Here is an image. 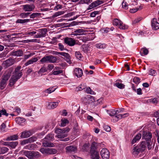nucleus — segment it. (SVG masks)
<instances>
[{"mask_svg":"<svg viewBox=\"0 0 159 159\" xmlns=\"http://www.w3.org/2000/svg\"><path fill=\"white\" fill-rule=\"evenodd\" d=\"M73 73L74 75L78 78L81 77L83 74L82 70L78 68H76L74 70Z\"/></svg>","mask_w":159,"mask_h":159,"instance_id":"obj_14","label":"nucleus"},{"mask_svg":"<svg viewBox=\"0 0 159 159\" xmlns=\"http://www.w3.org/2000/svg\"><path fill=\"white\" fill-rule=\"evenodd\" d=\"M32 134L30 131H25L21 133L20 137L22 138H27L29 137Z\"/></svg>","mask_w":159,"mask_h":159,"instance_id":"obj_18","label":"nucleus"},{"mask_svg":"<svg viewBox=\"0 0 159 159\" xmlns=\"http://www.w3.org/2000/svg\"><path fill=\"white\" fill-rule=\"evenodd\" d=\"M43 145L45 147H53L55 146L54 144L53 143L45 140L43 143Z\"/></svg>","mask_w":159,"mask_h":159,"instance_id":"obj_24","label":"nucleus"},{"mask_svg":"<svg viewBox=\"0 0 159 159\" xmlns=\"http://www.w3.org/2000/svg\"><path fill=\"white\" fill-rule=\"evenodd\" d=\"M29 143V142L27 139L22 141L21 143V144L24 145Z\"/></svg>","mask_w":159,"mask_h":159,"instance_id":"obj_61","label":"nucleus"},{"mask_svg":"<svg viewBox=\"0 0 159 159\" xmlns=\"http://www.w3.org/2000/svg\"><path fill=\"white\" fill-rule=\"evenodd\" d=\"M12 55L16 56H21L23 55V52L21 50H19L13 52Z\"/></svg>","mask_w":159,"mask_h":159,"instance_id":"obj_27","label":"nucleus"},{"mask_svg":"<svg viewBox=\"0 0 159 159\" xmlns=\"http://www.w3.org/2000/svg\"><path fill=\"white\" fill-rule=\"evenodd\" d=\"M47 32L46 29H43L41 30L40 32L39 33L40 37H45Z\"/></svg>","mask_w":159,"mask_h":159,"instance_id":"obj_28","label":"nucleus"},{"mask_svg":"<svg viewBox=\"0 0 159 159\" xmlns=\"http://www.w3.org/2000/svg\"><path fill=\"white\" fill-rule=\"evenodd\" d=\"M90 157L92 159H99L100 157L98 151H90Z\"/></svg>","mask_w":159,"mask_h":159,"instance_id":"obj_16","label":"nucleus"},{"mask_svg":"<svg viewBox=\"0 0 159 159\" xmlns=\"http://www.w3.org/2000/svg\"><path fill=\"white\" fill-rule=\"evenodd\" d=\"M152 135L151 133L149 131H143L142 134V139H145L149 150L152 148V142L151 141V138Z\"/></svg>","mask_w":159,"mask_h":159,"instance_id":"obj_2","label":"nucleus"},{"mask_svg":"<svg viewBox=\"0 0 159 159\" xmlns=\"http://www.w3.org/2000/svg\"><path fill=\"white\" fill-rule=\"evenodd\" d=\"M57 152V150L52 148H48V154H54Z\"/></svg>","mask_w":159,"mask_h":159,"instance_id":"obj_30","label":"nucleus"},{"mask_svg":"<svg viewBox=\"0 0 159 159\" xmlns=\"http://www.w3.org/2000/svg\"><path fill=\"white\" fill-rule=\"evenodd\" d=\"M23 154L29 159H34L39 156V152L35 151H26L23 152Z\"/></svg>","mask_w":159,"mask_h":159,"instance_id":"obj_4","label":"nucleus"},{"mask_svg":"<svg viewBox=\"0 0 159 159\" xmlns=\"http://www.w3.org/2000/svg\"><path fill=\"white\" fill-rule=\"evenodd\" d=\"M146 144V142L143 141L141 142V143L139 145H138L137 146L140 149L141 152H142L145 150Z\"/></svg>","mask_w":159,"mask_h":159,"instance_id":"obj_19","label":"nucleus"},{"mask_svg":"<svg viewBox=\"0 0 159 159\" xmlns=\"http://www.w3.org/2000/svg\"><path fill=\"white\" fill-rule=\"evenodd\" d=\"M103 128L104 130L107 132H109L111 130V127L108 125H104Z\"/></svg>","mask_w":159,"mask_h":159,"instance_id":"obj_58","label":"nucleus"},{"mask_svg":"<svg viewBox=\"0 0 159 159\" xmlns=\"http://www.w3.org/2000/svg\"><path fill=\"white\" fill-rule=\"evenodd\" d=\"M14 63V61L13 60L9 58L3 61L2 63V65L5 68H6L13 65Z\"/></svg>","mask_w":159,"mask_h":159,"instance_id":"obj_12","label":"nucleus"},{"mask_svg":"<svg viewBox=\"0 0 159 159\" xmlns=\"http://www.w3.org/2000/svg\"><path fill=\"white\" fill-rule=\"evenodd\" d=\"M62 73L63 71L62 70H53L52 71V74L54 75H58Z\"/></svg>","mask_w":159,"mask_h":159,"instance_id":"obj_54","label":"nucleus"},{"mask_svg":"<svg viewBox=\"0 0 159 159\" xmlns=\"http://www.w3.org/2000/svg\"><path fill=\"white\" fill-rule=\"evenodd\" d=\"M82 101L84 103L86 104L93 102L95 101V100L93 96L90 95H87L83 97L82 98Z\"/></svg>","mask_w":159,"mask_h":159,"instance_id":"obj_6","label":"nucleus"},{"mask_svg":"<svg viewBox=\"0 0 159 159\" xmlns=\"http://www.w3.org/2000/svg\"><path fill=\"white\" fill-rule=\"evenodd\" d=\"M61 125L62 126H66V124L68 123V121L67 119H64L61 120Z\"/></svg>","mask_w":159,"mask_h":159,"instance_id":"obj_48","label":"nucleus"},{"mask_svg":"<svg viewBox=\"0 0 159 159\" xmlns=\"http://www.w3.org/2000/svg\"><path fill=\"white\" fill-rule=\"evenodd\" d=\"M57 61L56 57L52 55L45 56L43 57L40 60V61L42 63H55Z\"/></svg>","mask_w":159,"mask_h":159,"instance_id":"obj_5","label":"nucleus"},{"mask_svg":"<svg viewBox=\"0 0 159 159\" xmlns=\"http://www.w3.org/2000/svg\"><path fill=\"white\" fill-rule=\"evenodd\" d=\"M64 14V12L63 11H60L57 12L55 13L54 15V17H57L59 15H62Z\"/></svg>","mask_w":159,"mask_h":159,"instance_id":"obj_63","label":"nucleus"},{"mask_svg":"<svg viewBox=\"0 0 159 159\" xmlns=\"http://www.w3.org/2000/svg\"><path fill=\"white\" fill-rule=\"evenodd\" d=\"M121 116L120 114L115 116L113 120H115V121H117L119 119H121Z\"/></svg>","mask_w":159,"mask_h":159,"instance_id":"obj_57","label":"nucleus"},{"mask_svg":"<svg viewBox=\"0 0 159 159\" xmlns=\"http://www.w3.org/2000/svg\"><path fill=\"white\" fill-rule=\"evenodd\" d=\"M141 20V18H139L137 19H135L134 20H133L132 21V24L133 25L139 22Z\"/></svg>","mask_w":159,"mask_h":159,"instance_id":"obj_62","label":"nucleus"},{"mask_svg":"<svg viewBox=\"0 0 159 159\" xmlns=\"http://www.w3.org/2000/svg\"><path fill=\"white\" fill-rule=\"evenodd\" d=\"M86 85L85 84H81L76 87V90L77 91H80L85 89Z\"/></svg>","mask_w":159,"mask_h":159,"instance_id":"obj_36","label":"nucleus"},{"mask_svg":"<svg viewBox=\"0 0 159 159\" xmlns=\"http://www.w3.org/2000/svg\"><path fill=\"white\" fill-rule=\"evenodd\" d=\"M122 6L125 9H128V4L125 1H123L122 3Z\"/></svg>","mask_w":159,"mask_h":159,"instance_id":"obj_59","label":"nucleus"},{"mask_svg":"<svg viewBox=\"0 0 159 159\" xmlns=\"http://www.w3.org/2000/svg\"><path fill=\"white\" fill-rule=\"evenodd\" d=\"M100 155L102 159H109L110 152L106 148H103L100 152Z\"/></svg>","mask_w":159,"mask_h":159,"instance_id":"obj_7","label":"nucleus"},{"mask_svg":"<svg viewBox=\"0 0 159 159\" xmlns=\"http://www.w3.org/2000/svg\"><path fill=\"white\" fill-rule=\"evenodd\" d=\"M143 52V54L144 55H147L148 53V51L146 48H142L141 49V52Z\"/></svg>","mask_w":159,"mask_h":159,"instance_id":"obj_51","label":"nucleus"},{"mask_svg":"<svg viewBox=\"0 0 159 159\" xmlns=\"http://www.w3.org/2000/svg\"><path fill=\"white\" fill-rule=\"evenodd\" d=\"M47 71V70L45 68V67L44 66H43L38 71V73L39 74V75H42L43 73L46 72Z\"/></svg>","mask_w":159,"mask_h":159,"instance_id":"obj_42","label":"nucleus"},{"mask_svg":"<svg viewBox=\"0 0 159 159\" xmlns=\"http://www.w3.org/2000/svg\"><path fill=\"white\" fill-rule=\"evenodd\" d=\"M84 30L82 29H78L74 31L73 35H80L84 34Z\"/></svg>","mask_w":159,"mask_h":159,"instance_id":"obj_21","label":"nucleus"},{"mask_svg":"<svg viewBox=\"0 0 159 159\" xmlns=\"http://www.w3.org/2000/svg\"><path fill=\"white\" fill-rule=\"evenodd\" d=\"M40 151L43 154H48V148H42L40 149Z\"/></svg>","mask_w":159,"mask_h":159,"instance_id":"obj_55","label":"nucleus"},{"mask_svg":"<svg viewBox=\"0 0 159 159\" xmlns=\"http://www.w3.org/2000/svg\"><path fill=\"white\" fill-rule=\"evenodd\" d=\"M36 145L35 144H29L25 146V148L29 150H33L36 147Z\"/></svg>","mask_w":159,"mask_h":159,"instance_id":"obj_29","label":"nucleus"},{"mask_svg":"<svg viewBox=\"0 0 159 159\" xmlns=\"http://www.w3.org/2000/svg\"><path fill=\"white\" fill-rule=\"evenodd\" d=\"M104 3V1L102 0H97L92 3L89 6L88 10H90L93 8Z\"/></svg>","mask_w":159,"mask_h":159,"instance_id":"obj_9","label":"nucleus"},{"mask_svg":"<svg viewBox=\"0 0 159 159\" xmlns=\"http://www.w3.org/2000/svg\"><path fill=\"white\" fill-rule=\"evenodd\" d=\"M36 30H31L30 31L27 32L25 33V34L27 35H29L31 36H33L34 34H35L36 33Z\"/></svg>","mask_w":159,"mask_h":159,"instance_id":"obj_47","label":"nucleus"},{"mask_svg":"<svg viewBox=\"0 0 159 159\" xmlns=\"http://www.w3.org/2000/svg\"><path fill=\"white\" fill-rule=\"evenodd\" d=\"M31 13L30 12H23L20 13V16L23 18H26L27 17L30 15Z\"/></svg>","mask_w":159,"mask_h":159,"instance_id":"obj_40","label":"nucleus"},{"mask_svg":"<svg viewBox=\"0 0 159 159\" xmlns=\"http://www.w3.org/2000/svg\"><path fill=\"white\" fill-rule=\"evenodd\" d=\"M152 25L155 30L159 29V23L157 21V19L155 18H153L152 20Z\"/></svg>","mask_w":159,"mask_h":159,"instance_id":"obj_17","label":"nucleus"},{"mask_svg":"<svg viewBox=\"0 0 159 159\" xmlns=\"http://www.w3.org/2000/svg\"><path fill=\"white\" fill-rule=\"evenodd\" d=\"M7 81L2 79L0 80V88L1 89H3L7 85Z\"/></svg>","mask_w":159,"mask_h":159,"instance_id":"obj_25","label":"nucleus"},{"mask_svg":"<svg viewBox=\"0 0 159 159\" xmlns=\"http://www.w3.org/2000/svg\"><path fill=\"white\" fill-rule=\"evenodd\" d=\"M102 144V143H98L94 142H93L91 145L90 151H97L96 150L101 147Z\"/></svg>","mask_w":159,"mask_h":159,"instance_id":"obj_11","label":"nucleus"},{"mask_svg":"<svg viewBox=\"0 0 159 159\" xmlns=\"http://www.w3.org/2000/svg\"><path fill=\"white\" fill-rule=\"evenodd\" d=\"M54 138V134H50L47 135L44 138V139H47V140L49 141L53 140Z\"/></svg>","mask_w":159,"mask_h":159,"instance_id":"obj_34","label":"nucleus"},{"mask_svg":"<svg viewBox=\"0 0 159 159\" xmlns=\"http://www.w3.org/2000/svg\"><path fill=\"white\" fill-rule=\"evenodd\" d=\"M70 130V129L68 127L63 129H57L55 130V132L57 134L56 137L59 139H62L66 137L67 136V133Z\"/></svg>","mask_w":159,"mask_h":159,"instance_id":"obj_3","label":"nucleus"},{"mask_svg":"<svg viewBox=\"0 0 159 159\" xmlns=\"http://www.w3.org/2000/svg\"><path fill=\"white\" fill-rule=\"evenodd\" d=\"M18 139V136L17 134H15L8 137L3 139L5 141H11L17 140Z\"/></svg>","mask_w":159,"mask_h":159,"instance_id":"obj_20","label":"nucleus"},{"mask_svg":"<svg viewBox=\"0 0 159 159\" xmlns=\"http://www.w3.org/2000/svg\"><path fill=\"white\" fill-rule=\"evenodd\" d=\"M121 22V21L117 19H115L113 20V23L114 25L117 26L119 25Z\"/></svg>","mask_w":159,"mask_h":159,"instance_id":"obj_46","label":"nucleus"},{"mask_svg":"<svg viewBox=\"0 0 159 159\" xmlns=\"http://www.w3.org/2000/svg\"><path fill=\"white\" fill-rule=\"evenodd\" d=\"M9 146L11 148H14L18 144V142L17 141L9 142Z\"/></svg>","mask_w":159,"mask_h":159,"instance_id":"obj_39","label":"nucleus"},{"mask_svg":"<svg viewBox=\"0 0 159 159\" xmlns=\"http://www.w3.org/2000/svg\"><path fill=\"white\" fill-rule=\"evenodd\" d=\"M66 149L67 152H73L75 153L77 151L76 147L73 145L67 146L66 147Z\"/></svg>","mask_w":159,"mask_h":159,"instance_id":"obj_15","label":"nucleus"},{"mask_svg":"<svg viewBox=\"0 0 159 159\" xmlns=\"http://www.w3.org/2000/svg\"><path fill=\"white\" fill-rule=\"evenodd\" d=\"M86 92L91 94H94L95 93L92 91L89 87H88L86 89Z\"/></svg>","mask_w":159,"mask_h":159,"instance_id":"obj_50","label":"nucleus"},{"mask_svg":"<svg viewBox=\"0 0 159 159\" xmlns=\"http://www.w3.org/2000/svg\"><path fill=\"white\" fill-rule=\"evenodd\" d=\"M133 81L136 84H138L140 82V79L138 77H135L134 78Z\"/></svg>","mask_w":159,"mask_h":159,"instance_id":"obj_52","label":"nucleus"},{"mask_svg":"<svg viewBox=\"0 0 159 159\" xmlns=\"http://www.w3.org/2000/svg\"><path fill=\"white\" fill-rule=\"evenodd\" d=\"M37 139V138L36 137L33 136L28 139L29 143H31L36 141Z\"/></svg>","mask_w":159,"mask_h":159,"instance_id":"obj_44","label":"nucleus"},{"mask_svg":"<svg viewBox=\"0 0 159 159\" xmlns=\"http://www.w3.org/2000/svg\"><path fill=\"white\" fill-rule=\"evenodd\" d=\"M38 40L37 39H32L30 40H26L23 41V42L25 43H28L29 42H37Z\"/></svg>","mask_w":159,"mask_h":159,"instance_id":"obj_53","label":"nucleus"},{"mask_svg":"<svg viewBox=\"0 0 159 159\" xmlns=\"http://www.w3.org/2000/svg\"><path fill=\"white\" fill-rule=\"evenodd\" d=\"M149 75L154 76L156 73V71L155 70L151 69L149 71Z\"/></svg>","mask_w":159,"mask_h":159,"instance_id":"obj_56","label":"nucleus"},{"mask_svg":"<svg viewBox=\"0 0 159 159\" xmlns=\"http://www.w3.org/2000/svg\"><path fill=\"white\" fill-rule=\"evenodd\" d=\"M75 55L76 57L78 59L82 58L81 55L79 52H75Z\"/></svg>","mask_w":159,"mask_h":159,"instance_id":"obj_60","label":"nucleus"},{"mask_svg":"<svg viewBox=\"0 0 159 159\" xmlns=\"http://www.w3.org/2000/svg\"><path fill=\"white\" fill-rule=\"evenodd\" d=\"M8 150L9 149L7 147H1L0 154H4L8 152Z\"/></svg>","mask_w":159,"mask_h":159,"instance_id":"obj_38","label":"nucleus"},{"mask_svg":"<svg viewBox=\"0 0 159 159\" xmlns=\"http://www.w3.org/2000/svg\"><path fill=\"white\" fill-rule=\"evenodd\" d=\"M58 103L57 102H50L48 104L49 108L53 109L56 108L58 105Z\"/></svg>","mask_w":159,"mask_h":159,"instance_id":"obj_26","label":"nucleus"},{"mask_svg":"<svg viewBox=\"0 0 159 159\" xmlns=\"http://www.w3.org/2000/svg\"><path fill=\"white\" fill-rule=\"evenodd\" d=\"M115 85L118 88L120 89H124L125 87V85L124 84L120 83L119 82H117L115 84Z\"/></svg>","mask_w":159,"mask_h":159,"instance_id":"obj_43","label":"nucleus"},{"mask_svg":"<svg viewBox=\"0 0 159 159\" xmlns=\"http://www.w3.org/2000/svg\"><path fill=\"white\" fill-rule=\"evenodd\" d=\"M98 11H94L91 13L90 16L91 17H95L98 13Z\"/></svg>","mask_w":159,"mask_h":159,"instance_id":"obj_64","label":"nucleus"},{"mask_svg":"<svg viewBox=\"0 0 159 159\" xmlns=\"http://www.w3.org/2000/svg\"><path fill=\"white\" fill-rule=\"evenodd\" d=\"M133 150V154L135 155H138L141 152L140 149L137 146L134 147Z\"/></svg>","mask_w":159,"mask_h":159,"instance_id":"obj_32","label":"nucleus"},{"mask_svg":"<svg viewBox=\"0 0 159 159\" xmlns=\"http://www.w3.org/2000/svg\"><path fill=\"white\" fill-rule=\"evenodd\" d=\"M38 61V59L36 58H34L31 59H30L27 61L25 63V65L27 66L29 64H32L34 62H36Z\"/></svg>","mask_w":159,"mask_h":159,"instance_id":"obj_33","label":"nucleus"},{"mask_svg":"<svg viewBox=\"0 0 159 159\" xmlns=\"http://www.w3.org/2000/svg\"><path fill=\"white\" fill-rule=\"evenodd\" d=\"M15 120L16 123L20 125H22L25 124V120L23 118L18 117L16 118Z\"/></svg>","mask_w":159,"mask_h":159,"instance_id":"obj_22","label":"nucleus"},{"mask_svg":"<svg viewBox=\"0 0 159 159\" xmlns=\"http://www.w3.org/2000/svg\"><path fill=\"white\" fill-rule=\"evenodd\" d=\"M12 72V70L10 69L7 70L3 75L2 79L7 81L10 77Z\"/></svg>","mask_w":159,"mask_h":159,"instance_id":"obj_13","label":"nucleus"},{"mask_svg":"<svg viewBox=\"0 0 159 159\" xmlns=\"http://www.w3.org/2000/svg\"><path fill=\"white\" fill-rule=\"evenodd\" d=\"M64 43L70 46H74L76 43L75 40L71 38L66 37L64 39Z\"/></svg>","mask_w":159,"mask_h":159,"instance_id":"obj_8","label":"nucleus"},{"mask_svg":"<svg viewBox=\"0 0 159 159\" xmlns=\"http://www.w3.org/2000/svg\"><path fill=\"white\" fill-rule=\"evenodd\" d=\"M41 14L39 13L35 12L33 13L30 15V17L31 18H34L37 17H39L40 16Z\"/></svg>","mask_w":159,"mask_h":159,"instance_id":"obj_41","label":"nucleus"},{"mask_svg":"<svg viewBox=\"0 0 159 159\" xmlns=\"http://www.w3.org/2000/svg\"><path fill=\"white\" fill-rule=\"evenodd\" d=\"M35 7L34 4H27L22 6V8L25 11H31L35 8Z\"/></svg>","mask_w":159,"mask_h":159,"instance_id":"obj_10","label":"nucleus"},{"mask_svg":"<svg viewBox=\"0 0 159 159\" xmlns=\"http://www.w3.org/2000/svg\"><path fill=\"white\" fill-rule=\"evenodd\" d=\"M30 19H18L16 21V23H20L21 24H24L30 21Z\"/></svg>","mask_w":159,"mask_h":159,"instance_id":"obj_37","label":"nucleus"},{"mask_svg":"<svg viewBox=\"0 0 159 159\" xmlns=\"http://www.w3.org/2000/svg\"><path fill=\"white\" fill-rule=\"evenodd\" d=\"M20 66H17L16 68L9 80L10 83L9 84L10 86H12L22 76V73L21 70H20Z\"/></svg>","mask_w":159,"mask_h":159,"instance_id":"obj_1","label":"nucleus"},{"mask_svg":"<svg viewBox=\"0 0 159 159\" xmlns=\"http://www.w3.org/2000/svg\"><path fill=\"white\" fill-rule=\"evenodd\" d=\"M96 47L97 48H103L105 47V44L102 43H98L96 44Z\"/></svg>","mask_w":159,"mask_h":159,"instance_id":"obj_49","label":"nucleus"},{"mask_svg":"<svg viewBox=\"0 0 159 159\" xmlns=\"http://www.w3.org/2000/svg\"><path fill=\"white\" fill-rule=\"evenodd\" d=\"M79 39L80 40H81L84 43H85L87 41L90 40V38L88 36H81L79 37Z\"/></svg>","mask_w":159,"mask_h":159,"instance_id":"obj_31","label":"nucleus"},{"mask_svg":"<svg viewBox=\"0 0 159 159\" xmlns=\"http://www.w3.org/2000/svg\"><path fill=\"white\" fill-rule=\"evenodd\" d=\"M2 115H5L6 116H7L9 115V114L7 113L5 109H3L0 110V117Z\"/></svg>","mask_w":159,"mask_h":159,"instance_id":"obj_45","label":"nucleus"},{"mask_svg":"<svg viewBox=\"0 0 159 159\" xmlns=\"http://www.w3.org/2000/svg\"><path fill=\"white\" fill-rule=\"evenodd\" d=\"M107 112L111 116H113L117 114L116 111L115 109H111L110 110H107Z\"/></svg>","mask_w":159,"mask_h":159,"instance_id":"obj_35","label":"nucleus"},{"mask_svg":"<svg viewBox=\"0 0 159 159\" xmlns=\"http://www.w3.org/2000/svg\"><path fill=\"white\" fill-rule=\"evenodd\" d=\"M63 56L65 57V60L67 62L70 64L71 63V62L70 60L71 57L68 53L64 52Z\"/></svg>","mask_w":159,"mask_h":159,"instance_id":"obj_23","label":"nucleus"}]
</instances>
